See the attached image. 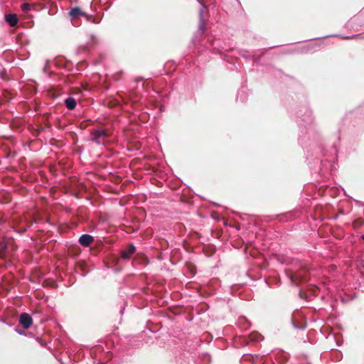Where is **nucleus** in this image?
Segmentation results:
<instances>
[{"mask_svg": "<svg viewBox=\"0 0 364 364\" xmlns=\"http://www.w3.org/2000/svg\"><path fill=\"white\" fill-rule=\"evenodd\" d=\"M363 238L364 239V236L363 237Z\"/></svg>", "mask_w": 364, "mask_h": 364, "instance_id": "9", "label": "nucleus"}, {"mask_svg": "<svg viewBox=\"0 0 364 364\" xmlns=\"http://www.w3.org/2000/svg\"><path fill=\"white\" fill-rule=\"evenodd\" d=\"M203 11L201 9L200 11V23H199V29L203 32L204 30H205V22H204V20H203Z\"/></svg>", "mask_w": 364, "mask_h": 364, "instance_id": "6", "label": "nucleus"}, {"mask_svg": "<svg viewBox=\"0 0 364 364\" xmlns=\"http://www.w3.org/2000/svg\"><path fill=\"white\" fill-rule=\"evenodd\" d=\"M32 323L31 317L27 314H22L20 316V323L24 328L30 327Z\"/></svg>", "mask_w": 364, "mask_h": 364, "instance_id": "1", "label": "nucleus"}, {"mask_svg": "<svg viewBox=\"0 0 364 364\" xmlns=\"http://www.w3.org/2000/svg\"><path fill=\"white\" fill-rule=\"evenodd\" d=\"M82 12L79 8H74L70 12V16L73 17L80 16Z\"/></svg>", "mask_w": 364, "mask_h": 364, "instance_id": "7", "label": "nucleus"}, {"mask_svg": "<svg viewBox=\"0 0 364 364\" xmlns=\"http://www.w3.org/2000/svg\"><path fill=\"white\" fill-rule=\"evenodd\" d=\"M79 241L82 245L88 246L93 241V237L89 235H83L80 237Z\"/></svg>", "mask_w": 364, "mask_h": 364, "instance_id": "2", "label": "nucleus"}, {"mask_svg": "<svg viewBox=\"0 0 364 364\" xmlns=\"http://www.w3.org/2000/svg\"><path fill=\"white\" fill-rule=\"evenodd\" d=\"M22 10L24 11H27L30 9V5L28 4H24L22 5Z\"/></svg>", "mask_w": 364, "mask_h": 364, "instance_id": "8", "label": "nucleus"}, {"mask_svg": "<svg viewBox=\"0 0 364 364\" xmlns=\"http://www.w3.org/2000/svg\"><path fill=\"white\" fill-rule=\"evenodd\" d=\"M65 105L68 109H73L76 106V102H75V99H73L72 97H69L65 100Z\"/></svg>", "mask_w": 364, "mask_h": 364, "instance_id": "5", "label": "nucleus"}, {"mask_svg": "<svg viewBox=\"0 0 364 364\" xmlns=\"http://www.w3.org/2000/svg\"><path fill=\"white\" fill-rule=\"evenodd\" d=\"M135 248L134 246L130 245L126 250H123L122 252V256L124 259H128L132 254L134 253Z\"/></svg>", "mask_w": 364, "mask_h": 364, "instance_id": "3", "label": "nucleus"}, {"mask_svg": "<svg viewBox=\"0 0 364 364\" xmlns=\"http://www.w3.org/2000/svg\"><path fill=\"white\" fill-rule=\"evenodd\" d=\"M6 21L11 26H14L18 22L17 16L15 14L6 15Z\"/></svg>", "mask_w": 364, "mask_h": 364, "instance_id": "4", "label": "nucleus"}]
</instances>
